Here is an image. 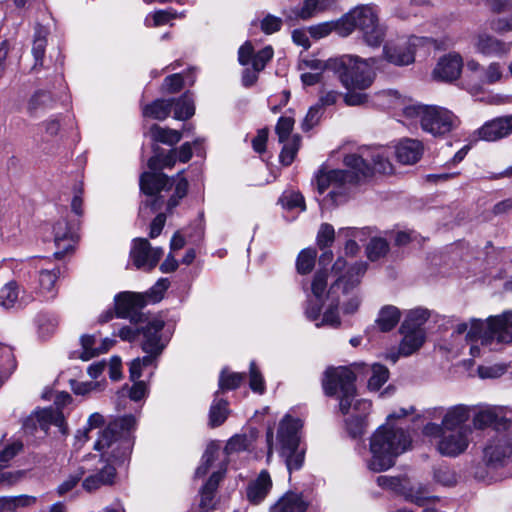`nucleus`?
I'll list each match as a JSON object with an SVG mask.
<instances>
[{
	"label": "nucleus",
	"mask_w": 512,
	"mask_h": 512,
	"mask_svg": "<svg viewBox=\"0 0 512 512\" xmlns=\"http://www.w3.org/2000/svg\"><path fill=\"white\" fill-rule=\"evenodd\" d=\"M327 8V0H304L301 6L290 9L286 16L290 20H308Z\"/></svg>",
	"instance_id": "obj_30"
},
{
	"label": "nucleus",
	"mask_w": 512,
	"mask_h": 512,
	"mask_svg": "<svg viewBox=\"0 0 512 512\" xmlns=\"http://www.w3.org/2000/svg\"><path fill=\"white\" fill-rule=\"evenodd\" d=\"M418 45L436 46V41L431 38L413 36L408 40L388 42L383 47L384 59L396 66L409 65L414 62V48Z\"/></svg>",
	"instance_id": "obj_14"
},
{
	"label": "nucleus",
	"mask_w": 512,
	"mask_h": 512,
	"mask_svg": "<svg viewBox=\"0 0 512 512\" xmlns=\"http://www.w3.org/2000/svg\"><path fill=\"white\" fill-rule=\"evenodd\" d=\"M430 317V311L426 308L418 307L410 310L401 325V329L410 331L423 330L422 326Z\"/></svg>",
	"instance_id": "obj_35"
},
{
	"label": "nucleus",
	"mask_w": 512,
	"mask_h": 512,
	"mask_svg": "<svg viewBox=\"0 0 512 512\" xmlns=\"http://www.w3.org/2000/svg\"><path fill=\"white\" fill-rule=\"evenodd\" d=\"M174 104L173 99H156L151 104L143 107V115L156 120H165L171 113Z\"/></svg>",
	"instance_id": "obj_34"
},
{
	"label": "nucleus",
	"mask_w": 512,
	"mask_h": 512,
	"mask_svg": "<svg viewBox=\"0 0 512 512\" xmlns=\"http://www.w3.org/2000/svg\"><path fill=\"white\" fill-rule=\"evenodd\" d=\"M411 437L403 428L392 422L381 425L370 440L371 459L369 470L373 472L386 471L395 464V459L409 449Z\"/></svg>",
	"instance_id": "obj_3"
},
{
	"label": "nucleus",
	"mask_w": 512,
	"mask_h": 512,
	"mask_svg": "<svg viewBox=\"0 0 512 512\" xmlns=\"http://www.w3.org/2000/svg\"><path fill=\"white\" fill-rule=\"evenodd\" d=\"M487 427L481 436H490L483 448V462L488 468L497 469L512 460V418L485 420Z\"/></svg>",
	"instance_id": "obj_7"
},
{
	"label": "nucleus",
	"mask_w": 512,
	"mask_h": 512,
	"mask_svg": "<svg viewBox=\"0 0 512 512\" xmlns=\"http://www.w3.org/2000/svg\"><path fill=\"white\" fill-rule=\"evenodd\" d=\"M53 232L54 243L57 249L54 256L60 259L74 249L78 240L77 231L75 226H71L66 219H60L54 225Z\"/></svg>",
	"instance_id": "obj_20"
},
{
	"label": "nucleus",
	"mask_w": 512,
	"mask_h": 512,
	"mask_svg": "<svg viewBox=\"0 0 512 512\" xmlns=\"http://www.w3.org/2000/svg\"><path fill=\"white\" fill-rule=\"evenodd\" d=\"M219 454L220 446L217 443L211 442L208 444L202 455L201 464L195 471V478H202L206 476L208 471L214 466V462L216 459H218Z\"/></svg>",
	"instance_id": "obj_36"
},
{
	"label": "nucleus",
	"mask_w": 512,
	"mask_h": 512,
	"mask_svg": "<svg viewBox=\"0 0 512 512\" xmlns=\"http://www.w3.org/2000/svg\"><path fill=\"white\" fill-rule=\"evenodd\" d=\"M478 138L493 142L512 134V114L487 121L476 131Z\"/></svg>",
	"instance_id": "obj_22"
},
{
	"label": "nucleus",
	"mask_w": 512,
	"mask_h": 512,
	"mask_svg": "<svg viewBox=\"0 0 512 512\" xmlns=\"http://www.w3.org/2000/svg\"><path fill=\"white\" fill-rule=\"evenodd\" d=\"M307 508L308 503L301 493L288 491L270 506L269 512H305Z\"/></svg>",
	"instance_id": "obj_28"
},
{
	"label": "nucleus",
	"mask_w": 512,
	"mask_h": 512,
	"mask_svg": "<svg viewBox=\"0 0 512 512\" xmlns=\"http://www.w3.org/2000/svg\"><path fill=\"white\" fill-rule=\"evenodd\" d=\"M54 99L51 94L44 90L36 91L29 99L27 104V112L31 116H39L48 109L53 108Z\"/></svg>",
	"instance_id": "obj_32"
},
{
	"label": "nucleus",
	"mask_w": 512,
	"mask_h": 512,
	"mask_svg": "<svg viewBox=\"0 0 512 512\" xmlns=\"http://www.w3.org/2000/svg\"><path fill=\"white\" fill-rule=\"evenodd\" d=\"M356 375L349 367H331L325 371L322 386L327 396H338L342 414H349L356 396Z\"/></svg>",
	"instance_id": "obj_11"
},
{
	"label": "nucleus",
	"mask_w": 512,
	"mask_h": 512,
	"mask_svg": "<svg viewBox=\"0 0 512 512\" xmlns=\"http://www.w3.org/2000/svg\"><path fill=\"white\" fill-rule=\"evenodd\" d=\"M328 274L326 271H318L312 281V293L317 299H321L327 287Z\"/></svg>",
	"instance_id": "obj_62"
},
{
	"label": "nucleus",
	"mask_w": 512,
	"mask_h": 512,
	"mask_svg": "<svg viewBox=\"0 0 512 512\" xmlns=\"http://www.w3.org/2000/svg\"><path fill=\"white\" fill-rule=\"evenodd\" d=\"M490 28L499 34L512 31V15L510 17H499L491 20Z\"/></svg>",
	"instance_id": "obj_64"
},
{
	"label": "nucleus",
	"mask_w": 512,
	"mask_h": 512,
	"mask_svg": "<svg viewBox=\"0 0 512 512\" xmlns=\"http://www.w3.org/2000/svg\"><path fill=\"white\" fill-rule=\"evenodd\" d=\"M135 425L136 418H114L99 432L94 449L101 451L116 444L111 457L117 462H123L132 451V431Z\"/></svg>",
	"instance_id": "obj_9"
},
{
	"label": "nucleus",
	"mask_w": 512,
	"mask_h": 512,
	"mask_svg": "<svg viewBox=\"0 0 512 512\" xmlns=\"http://www.w3.org/2000/svg\"><path fill=\"white\" fill-rule=\"evenodd\" d=\"M376 58H361L353 54H344L329 58L325 67L334 73L347 90H366L374 82Z\"/></svg>",
	"instance_id": "obj_5"
},
{
	"label": "nucleus",
	"mask_w": 512,
	"mask_h": 512,
	"mask_svg": "<svg viewBox=\"0 0 512 512\" xmlns=\"http://www.w3.org/2000/svg\"><path fill=\"white\" fill-rule=\"evenodd\" d=\"M367 427L366 418H346L345 420V429L353 439L361 437L366 432Z\"/></svg>",
	"instance_id": "obj_51"
},
{
	"label": "nucleus",
	"mask_w": 512,
	"mask_h": 512,
	"mask_svg": "<svg viewBox=\"0 0 512 512\" xmlns=\"http://www.w3.org/2000/svg\"><path fill=\"white\" fill-rule=\"evenodd\" d=\"M60 273L59 268L52 270H42L39 275V286L40 293L46 296L48 299H52L55 297L56 293L54 292L55 282Z\"/></svg>",
	"instance_id": "obj_40"
},
{
	"label": "nucleus",
	"mask_w": 512,
	"mask_h": 512,
	"mask_svg": "<svg viewBox=\"0 0 512 512\" xmlns=\"http://www.w3.org/2000/svg\"><path fill=\"white\" fill-rule=\"evenodd\" d=\"M424 413L427 416H505L512 414V407L483 403L477 405L458 404L449 408L443 406L428 408Z\"/></svg>",
	"instance_id": "obj_13"
},
{
	"label": "nucleus",
	"mask_w": 512,
	"mask_h": 512,
	"mask_svg": "<svg viewBox=\"0 0 512 512\" xmlns=\"http://www.w3.org/2000/svg\"><path fill=\"white\" fill-rule=\"evenodd\" d=\"M335 238V230L332 225L324 223L320 226L317 234V245L320 249L329 247Z\"/></svg>",
	"instance_id": "obj_54"
},
{
	"label": "nucleus",
	"mask_w": 512,
	"mask_h": 512,
	"mask_svg": "<svg viewBox=\"0 0 512 512\" xmlns=\"http://www.w3.org/2000/svg\"><path fill=\"white\" fill-rule=\"evenodd\" d=\"M343 161L348 170L336 169L320 172L317 175L318 193L324 194L328 191L321 204L326 208L346 201V184L356 183L361 178L372 175L374 171L382 174H390L393 171L389 152L383 147L361 148L359 153L346 155Z\"/></svg>",
	"instance_id": "obj_1"
},
{
	"label": "nucleus",
	"mask_w": 512,
	"mask_h": 512,
	"mask_svg": "<svg viewBox=\"0 0 512 512\" xmlns=\"http://www.w3.org/2000/svg\"><path fill=\"white\" fill-rule=\"evenodd\" d=\"M282 25V19L272 14H267L260 21V29L266 35H271L273 33L278 32L281 29Z\"/></svg>",
	"instance_id": "obj_58"
},
{
	"label": "nucleus",
	"mask_w": 512,
	"mask_h": 512,
	"mask_svg": "<svg viewBox=\"0 0 512 512\" xmlns=\"http://www.w3.org/2000/svg\"><path fill=\"white\" fill-rule=\"evenodd\" d=\"M16 367L12 348L0 344V387Z\"/></svg>",
	"instance_id": "obj_43"
},
{
	"label": "nucleus",
	"mask_w": 512,
	"mask_h": 512,
	"mask_svg": "<svg viewBox=\"0 0 512 512\" xmlns=\"http://www.w3.org/2000/svg\"><path fill=\"white\" fill-rule=\"evenodd\" d=\"M485 420H505V418H442L440 425L427 423L423 434L437 439V450L446 457L463 454L474 437H480L487 427Z\"/></svg>",
	"instance_id": "obj_2"
},
{
	"label": "nucleus",
	"mask_w": 512,
	"mask_h": 512,
	"mask_svg": "<svg viewBox=\"0 0 512 512\" xmlns=\"http://www.w3.org/2000/svg\"><path fill=\"white\" fill-rule=\"evenodd\" d=\"M250 388L256 393L262 394L265 391L264 378L254 361L250 363Z\"/></svg>",
	"instance_id": "obj_61"
},
{
	"label": "nucleus",
	"mask_w": 512,
	"mask_h": 512,
	"mask_svg": "<svg viewBox=\"0 0 512 512\" xmlns=\"http://www.w3.org/2000/svg\"><path fill=\"white\" fill-rule=\"evenodd\" d=\"M512 310L498 316H490L486 322L481 319L472 321L468 333L469 339L480 338L481 344L491 346L496 343L512 342Z\"/></svg>",
	"instance_id": "obj_12"
},
{
	"label": "nucleus",
	"mask_w": 512,
	"mask_h": 512,
	"mask_svg": "<svg viewBox=\"0 0 512 512\" xmlns=\"http://www.w3.org/2000/svg\"><path fill=\"white\" fill-rule=\"evenodd\" d=\"M89 471H92V469L85 466H79L57 487L58 495L62 496L71 491L83 478L84 474Z\"/></svg>",
	"instance_id": "obj_44"
},
{
	"label": "nucleus",
	"mask_w": 512,
	"mask_h": 512,
	"mask_svg": "<svg viewBox=\"0 0 512 512\" xmlns=\"http://www.w3.org/2000/svg\"><path fill=\"white\" fill-rule=\"evenodd\" d=\"M302 427L301 418H282L278 425L277 445L289 473L301 469L304 463L306 449L301 445Z\"/></svg>",
	"instance_id": "obj_8"
},
{
	"label": "nucleus",
	"mask_w": 512,
	"mask_h": 512,
	"mask_svg": "<svg viewBox=\"0 0 512 512\" xmlns=\"http://www.w3.org/2000/svg\"><path fill=\"white\" fill-rule=\"evenodd\" d=\"M367 270V263L356 262L347 267V262L343 257L337 258L332 266V273L336 277L331 284L327 297L331 299L330 307L325 311L323 319L317 323V327L322 325L338 326L340 324L337 308L340 301V295H349L360 284L361 278Z\"/></svg>",
	"instance_id": "obj_4"
},
{
	"label": "nucleus",
	"mask_w": 512,
	"mask_h": 512,
	"mask_svg": "<svg viewBox=\"0 0 512 512\" xmlns=\"http://www.w3.org/2000/svg\"><path fill=\"white\" fill-rule=\"evenodd\" d=\"M401 332L404 337L399 346V353L402 356H410L423 345L425 332L424 330L410 331L409 329H401Z\"/></svg>",
	"instance_id": "obj_31"
},
{
	"label": "nucleus",
	"mask_w": 512,
	"mask_h": 512,
	"mask_svg": "<svg viewBox=\"0 0 512 512\" xmlns=\"http://www.w3.org/2000/svg\"><path fill=\"white\" fill-rule=\"evenodd\" d=\"M316 250L314 249H304L302 250L297 258V271L300 274H307L309 273L315 264L316 259Z\"/></svg>",
	"instance_id": "obj_49"
},
{
	"label": "nucleus",
	"mask_w": 512,
	"mask_h": 512,
	"mask_svg": "<svg viewBox=\"0 0 512 512\" xmlns=\"http://www.w3.org/2000/svg\"><path fill=\"white\" fill-rule=\"evenodd\" d=\"M244 377L243 373L229 372L227 369H223L219 377V387L221 390L236 389L240 386Z\"/></svg>",
	"instance_id": "obj_48"
},
{
	"label": "nucleus",
	"mask_w": 512,
	"mask_h": 512,
	"mask_svg": "<svg viewBox=\"0 0 512 512\" xmlns=\"http://www.w3.org/2000/svg\"><path fill=\"white\" fill-rule=\"evenodd\" d=\"M150 133L154 141L170 146L177 144L182 138V133L180 131L161 127L157 124H154L150 128Z\"/></svg>",
	"instance_id": "obj_37"
},
{
	"label": "nucleus",
	"mask_w": 512,
	"mask_h": 512,
	"mask_svg": "<svg viewBox=\"0 0 512 512\" xmlns=\"http://www.w3.org/2000/svg\"><path fill=\"white\" fill-rule=\"evenodd\" d=\"M339 36L347 37L355 30L362 34L363 41L371 47H378L383 42L386 30L380 24L378 11L371 4H361L340 17Z\"/></svg>",
	"instance_id": "obj_6"
},
{
	"label": "nucleus",
	"mask_w": 512,
	"mask_h": 512,
	"mask_svg": "<svg viewBox=\"0 0 512 512\" xmlns=\"http://www.w3.org/2000/svg\"><path fill=\"white\" fill-rule=\"evenodd\" d=\"M172 110L175 119L187 120L195 113L194 101L188 93H185L178 99H174Z\"/></svg>",
	"instance_id": "obj_38"
},
{
	"label": "nucleus",
	"mask_w": 512,
	"mask_h": 512,
	"mask_svg": "<svg viewBox=\"0 0 512 512\" xmlns=\"http://www.w3.org/2000/svg\"><path fill=\"white\" fill-rule=\"evenodd\" d=\"M402 111L408 120L419 121L422 129L434 136L446 134L459 124L452 112L437 106L409 104Z\"/></svg>",
	"instance_id": "obj_10"
},
{
	"label": "nucleus",
	"mask_w": 512,
	"mask_h": 512,
	"mask_svg": "<svg viewBox=\"0 0 512 512\" xmlns=\"http://www.w3.org/2000/svg\"><path fill=\"white\" fill-rule=\"evenodd\" d=\"M434 480L443 486H453L457 482L455 472L448 466L440 465L434 469Z\"/></svg>",
	"instance_id": "obj_50"
},
{
	"label": "nucleus",
	"mask_w": 512,
	"mask_h": 512,
	"mask_svg": "<svg viewBox=\"0 0 512 512\" xmlns=\"http://www.w3.org/2000/svg\"><path fill=\"white\" fill-rule=\"evenodd\" d=\"M388 378V369L383 365L374 364L372 367V376L368 381V388L377 391L387 382Z\"/></svg>",
	"instance_id": "obj_47"
},
{
	"label": "nucleus",
	"mask_w": 512,
	"mask_h": 512,
	"mask_svg": "<svg viewBox=\"0 0 512 512\" xmlns=\"http://www.w3.org/2000/svg\"><path fill=\"white\" fill-rule=\"evenodd\" d=\"M389 250L388 242L383 238H373L367 245V256L371 261H376L385 256Z\"/></svg>",
	"instance_id": "obj_46"
},
{
	"label": "nucleus",
	"mask_w": 512,
	"mask_h": 512,
	"mask_svg": "<svg viewBox=\"0 0 512 512\" xmlns=\"http://www.w3.org/2000/svg\"><path fill=\"white\" fill-rule=\"evenodd\" d=\"M73 406L72 396L64 391L58 392L53 400V405L41 410H35L30 416H64L65 413L70 412V407Z\"/></svg>",
	"instance_id": "obj_29"
},
{
	"label": "nucleus",
	"mask_w": 512,
	"mask_h": 512,
	"mask_svg": "<svg viewBox=\"0 0 512 512\" xmlns=\"http://www.w3.org/2000/svg\"><path fill=\"white\" fill-rule=\"evenodd\" d=\"M97 461L95 472L86 477L82 482V487L87 492H93L102 486L112 485L116 478V469L113 465L104 461L96 455H89L86 459Z\"/></svg>",
	"instance_id": "obj_18"
},
{
	"label": "nucleus",
	"mask_w": 512,
	"mask_h": 512,
	"mask_svg": "<svg viewBox=\"0 0 512 512\" xmlns=\"http://www.w3.org/2000/svg\"><path fill=\"white\" fill-rule=\"evenodd\" d=\"M340 23V18L336 21L325 22L315 26H311L309 28V33L314 38H323L329 35L332 31H335L339 35L338 24Z\"/></svg>",
	"instance_id": "obj_53"
},
{
	"label": "nucleus",
	"mask_w": 512,
	"mask_h": 512,
	"mask_svg": "<svg viewBox=\"0 0 512 512\" xmlns=\"http://www.w3.org/2000/svg\"><path fill=\"white\" fill-rule=\"evenodd\" d=\"M400 319V311L395 306H386L381 309L377 318V324L381 331L392 330Z\"/></svg>",
	"instance_id": "obj_41"
},
{
	"label": "nucleus",
	"mask_w": 512,
	"mask_h": 512,
	"mask_svg": "<svg viewBox=\"0 0 512 512\" xmlns=\"http://www.w3.org/2000/svg\"><path fill=\"white\" fill-rule=\"evenodd\" d=\"M35 503L36 497L29 495L0 497V512H15L18 507H28Z\"/></svg>",
	"instance_id": "obj_42"
},
{
	"label": "nucleus",
	"mask_w": 512,
	"mask_h": 512,
	"mask_svg": "<svg viewBox=\"0 0 512 512\" xmlns=\"http://www.w3.org/2000/svg\"><path fill=\"white\" fill-rule=\"evenodd\" d=\"M377 484L382 488H388L402 495L405 500L415 503L418 506H426L429 503L439 501L437 497L431 496L429 487L424 484L407 485L398 477L379 476Z\"/></svg>",
	"instance_id": "obj_15"
},
{
	"label": "nucleus",
	"mask_w": 512,
	"mask_h": 512,
	"mask_svg": "<svg viewBox=\"0 0 512 512\" xmlns=\"http://www.w3.org/2000/svg\"><path fill=\"white\" fill-rule=\"evenodd\" d=\"M274 56L273 47L270 45L265 46L257 53L254 51V47L251 42L246 41L240 46L238 50V61L242 66H251L256 71H262L266 67L267 63L272 60Z\"/></svg>",
	"instance_id": "obj_21"
},
{
	"label": "nucleus",
	"mask_w": 512,
	"mask_h": 512,
	"mask_svg": "<svg viewBox=\"0 0 512 512\" xmlns=\"http://www.w3.org/2000/svg\"><path fill=\"white\" fill-rule=\"evenodd\" d=\"M299 137L294 136L291 142L286 143L280 153V160L285 165H290L299 148Z\"/></svg>",
	"instance_id": "obj_59"
},
{
	"label": "nucleus",
	"mask_w": 512,
	"mask_h": 512,
	"mask_svg": "<svg viewBox=\"0 0 512 512\" xmlns=\"http://www.w3.org/2000/svg\"><path fill=\"white\" fill-rule=\"evenodd\" d=\"M185 16L184 12L177 13L173 9L157 10L153 13V24L151 26L158 27L167 24L170 20L177 17L182 18Z\"/></svg>",
	"instance_id": "obj_56"
},
{
	"label": "nucleus",
	"mask_w": 512,
	"mask_h": 512,
	"mask_svg": "<svg viewBox=\"0 0 512 512\" xmlns=\"http://www.w3.org/2000/svg\"><path fill=\"white\" fill-rule=\"evenodd\" d=\"M476 53L488 58H502L510 51V44L487 33H477L472 39Z\"/></svg>",
	"instance_id": "obj_19"
},
{
	"label": "nucleus",
	"mask_w": 512,
	"mask_h": 512,
	"mask_svg": "<svg viewBox=\"0 0 512 512\" xmlns=\"http://www.w3.org/2000/svg\"><path fill=\"white\" fill-rule=\"evenodd\" d=\"M19 298L16 282H9L0 289V305L6 309L14 307Z\"/></svg>",
	"instance_id": "obj_45"
},
{
	"label": "nucleus",
	"mask_w": 512,
	"mask_h": 512,
	"mask_svg": "<svg viewBox=\"0 0 512 512\" xmlns=\"http://www.w3.org/2000/svg\"><path fill=\"white\" fill-rule=\"evenodd\" d=\"M466 68L469 73L468 77L471 81L472 90L479 91L484 86H488V84L485 83V66L474 59H470L466 63Z\"/></svg>",
	"instance_id": "obj_39"
},
{
	"label": "nucleus",
	"mask_w": 512,
	"mask_h": 512,
	"mask_svg": "<svg viewBox=\"0 0 512 512\" xmlns=\"http://www.w3.org/2000/svg\"><path fill=\"white\" fill-rule=\"evenodd\" d=\"M272 488V480L270 474L266 470H262L256 479L251 481L246 489V496L250 503L254 505L260 504L269 494Z\"/></svg>",
	"instance_id": "obj_26"
},
{
	"label": "nucleus",
	"mask_w": 512,
	"mask_h": 512,
	"mask_svg": "<svg viewBox=\"0 0 512 512\" xmlns=\"http://www.w3.org/2000/svg\"><path fill=\"white\" fill-rule=\"evenodd\" d=\"M163 249L154 248L145 238H137L133 241L130 257L137 269L152 270L163 256Z\"/></svg>",
	"instance_id": "obj_16"
},
{
	"label": "nucleus",
	"mask_w": 512,
	"mask_h": 512,
	"mask_svg": "<svg viewBox=\"0 0 512 512\" xmlns=\"http://www.w3.org/2000/svg\"><path fill=\"white\" fill-rule=\"evenodd\" d=\"M47 35V29L37 24L35 27L32 45V55L35 60L34 66L32 68L33 70H36L38 66H42L43 64V58L45 55V49L47 45Z\"/></svg>",
	"instance_id": "obj_33"
},
{
	"label": "nucleus",
	"mask_w": 512,
	"mask_h": 512,
	"mask_svg": "<svg viewBox=\"0 0 512 512\" xmlns=\"http://www.w3.org/2000/svg\"><path fill=\"white\" fill-rule=\"evenodd\" d=\"M23 449V443L19 440L8 444L0 452V468L6 467L11 459H13Z\"/></svg>",
	"instance_id": "obj_55"
},
{
	"label": "nucleus",
	"mask_w": 512,
	"mask_h": 512,
	"mask_svg": "<svg viewBox=\"0 0 512 512\" xmlns=\"http://www.w3.org/2000/svg\"><path fill=\"white\" fill-rule=\"evenodd\" d=\"M294 127V119L291 117H280L275 131L278 135L279 142L284 143L289 139V136Z\"/></svg>",
	"instance_id": "obj_57"
},
{
	"label": "nucleus",
	"mask_w": 512,
	"mask_h": 512,
	"mask_svg": "<svg viewBox=\"0 0 512 512\" xmlns=\"http://www.w3.org/2000/svg\"><path fill=\"white\" fill-rule=\"evenodd\" d=\"M463 60L459 54H448L439 59L433 70V76L441 81H454L462 71Z\"/></svg>",
	"instance_id": "obj_24"
},
{
	"label": "nucleus",
	"mask_w": 512,
	"mask_h": 512,
	"mask_svg": "<svg viewBox=\"0 0 512 512\" xmlns=\"http://www.w3.org/2000/svg\"><path fill=\"white\" fill-rule=\"evenodd\" d=\"M423 151V144L417 139L405 138L395 146L396 158L404 165H412L418 162Z\"/></svg>",
	"instance_id": "obj_25"
},
{
	"label": "nucleus",
	"mask_w": 512,
	"mask_h": 512,
	"mask_svg": "<svg viewBox=\"0 0 512 512\" xmlns=\"http://www.w3.org/2000/svg\"><path fill=\"white\" fill-rule=\"evenodd\" d=\"M486 74H485V83L488 85H493L499 82L503 76V68L498 62H490L485 66Z\"/></svg>",
	"instance_id": "obj_63"
},
{
	"label": "nucleus",
	"mask_w": 512,
	"mask_h": 512,
	"mask_svg": "<svg viewBox=\"0 0 512 512\" xmlns=\"http://www.w3.org/2000/svg\"><path fill=\"white\" fill-rule=\"evenodd\" d=\"M165 323L160 318L151 319L140 332L143 333L144 340L142 342V350L145 353L160 355L165 347V343L161 341L160 332L163 330Z\"/></svg>",
	"instance_id": "obj_23"
},
{
	"label": "nucleus",
	"mask_w": 512,
	"mask_h": 512,
	"mask_svg": "<svg viewBox=\"0 0 512 512\" xmlns=\"http://www.w3.org/2000/svg\"><path fill=\"white\" fill-rule=\"evenodd\" d=\"M145 301L142 295L133 292H121L115 296V311L119 318L129 319L131 322H142L143 314L140 310Z\"/></svg>",
	"instance_id": "obj_17"
},
{
	"label": "nucleus",
	"mask_w": 512,
	"mask_h": 512,
	"mask_svg": "<svg viewBox=\"0 0 512 512\" xmlns=\"http://www.w3.org/2000/svg\"><path fill=\"white\" fill-rule=\"evenodd\" d=\"M172 183L168 176L162 172H144L140 177V189L148 195H157L162 190H168Z\"/></svg>",
	"instance_id": "obj_27"
},
{
	"label": "nucleus",
	"mask_w": 512,
	"mask_h": 512,
	"mask_svg": "<svg viewBox=\"0 0 512 512\" xmlns=\"http://www.w3.org/2000/svg\"><path fill=\"white\" fill-rule=\"evenodd\" d=\"M280 201L283 207L291 210L294 208H301L305 210L304 197L298 192H287L282 195Z\"/></svg>",
	"instance_id": "obj_60"
},
{
	"label": "nucleus",
	"mask_w": 512,
	"mask_h": 512,
	"mask_svg": "<svg viewBox=\"0 0 512 512\" xmlns=\"http://www.w3.org/2000/svg\"><path fill=\"white\" fill-rule=\"evenodd\" d=\"M82 352L80 354V358L83 361H88L99 355L98 347L94 348V344L96 342V337L94 335H83L80 339Z\"/></svg>",
	"instance_id": "obj_52"
}]
</instances>
